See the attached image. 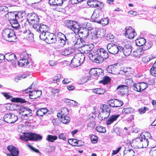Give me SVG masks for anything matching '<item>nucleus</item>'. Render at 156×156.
<instances>
[{"label":"nucleus","instance_id":"obj_1","mask_svg":"<svg viewBox=\"0 0 156 156\" xmlns=\"http://www.w3.org/2000/svg\"><path fill=\"white\" fill-rule=\"evenodd\" d=\"M88 56L92 61L98 63H102L104 59L108 57L107 51L103 48L98 49L95 51L89 53Z\"/></svg>","mask_w":156,"mask_h":156},{"label":"nucleus","instance_id":"obj_2","mask_svg":"<svg viewBox=\"0 0 156 156\" xmlns=\"http://www.w3.org/2000/svg\"><path fill=\"white\" fill-rule=\"evenodd\" d=\"M2 34L4 39L8 41H14L16 39L15 32L12 29L7 28L4 29Z\"/></svg>","mask_w":156,"mask_h":156},{"label":"nucleus","instance_id":"obj_3","mask_svg":"<svg viewBox=\"0 0 156 156\" xmlns=\"http://www.w3.org/2000/svg\"><path fill=\"white\" fill-rule=\"evenodd\" d=\"M85 58V55L82 53H79L76 55L71 60L73 67L76 68L80 66L83 62Z\"/></svg>","mask_w":156,"mask_h":156},{"label":"nucleus","instance_id":"obj_4","mask_svg":"<svg viewBox=\"0 0 156 156\" xmlns=\"http://www.w3.org/2000/svg\"><path fill=\"white\" fill-rule=\"evenodd\" d=\"M39 18L38 16L35 13H29L27 16V20L29 23L33 25L36 23L37 24L39 22Z\"/></svg>","mask_w":156,"mask_h":156},{"label":"nucleus","instance_id":"obj_5","mask_svg":"<svg viewBox=\"0 0 156 156\" xmlns=\"http://www.w3.org/2000/svg\"><path fill=\"white\" fill-rule=\"evenodd\" d=\"M33 28L38 33L48 32V31L49 28L47 26L43 24H39V23L37 24H34L33 25Z\"/></svg>","mask_w":156,"mask_h":156},{"label":"nucleus","instance_id":"obj_6","mask_svg":"<svg viewBox=\"0 0 156 156\" xmlns=\"http://www.w3.org/2000/svg\"><path fill=\"white\" fill-rule=\"evenodd\" d=\"M119 46L118 47L116 45L113 44H108L107 47L108 51L111 54H115L117 53L120 49Z\"/></svg>","mask_w":156,"mask_h":156},{"label":"nucleus","instance_id":"obj_7","mask_svg":"<svg viewBox=\"0 0 156 156\" xmlns=\"http://www.w3.org/2000/svg\"><path fill=\"white\" fill-rule=\"evenodd\" d=\"M63 0H49V4L54 10L58 11V7L61 6L63 3Z\"/></svg>","mask_w":156,"mask_h":156},{"label":"nucleus","instance_id":"obj_8","mask_svg":"<svg viewBox=\"0 0 156 156\" xmlns=\"http://www.w3.org/2000/svg\"><path fill=\"white\" fill-rule=\"evenodd\" d=\"M126 32L125 33V36L129 39H133L136 35L135 30L130 27H126L125 28Z\"/></svg>","mask_w":156,"mask_h":156},{"label":"nucleus","instance_id":"obj_9","mask_svg":"<svg viewBox=\"0 0 156 156\" xmlns=\"http://www.w3.org/2000/svg\"><path fill=\"white\" fill-rule=\"evenodd\" d=\"M132 47L129 44H126L123 47L120 46V51H122L124 55L126 56H129L131 53Z\"/></svg>","mask_w":156,"mask_h":156},{"label":"nucleus","instance_id":"obj_10","mask_svg":"<svg viewBox=\"0 0 156 156\" xmlns=\"http://www.w3.org/2000/svg\"><path fill=\"white\" fill-rule=\"evenodd\" d=\"M57 37L59 39L60 45L63 47L65 45L66 42L68 41V39L67 38V37L61 32L58 33Z\"/></svg>","mask_w":156,"mask_h":156},{"label":"nucleus","instance_id":"obj_11","mask_svg":"<svg viewBox=\"0 0 156 156\" xmlns=\"http://www.w3.org/2000/svg\"><path fill=\"white\" fill-rule=\"evenodd\" d=\"M86 27H85V28H83L82 31L80 30L79 32L82 34V37L84 38H88L89 33L90 32L89 30H91V28L89 27L90 26V24L89 23H86Z\"/></svg>","mask_w":156,"mask_h":156},{"label":"nucleus","instance_id":"obj_12","mask_svg":"<svg viewBox=\"0 0 156 156\" xmlns=\"http://www.w3.org/2000/svg\"><path fill=\"white\" fill-rule=\"evenodd\" d=\"M101 18H102L101 11L99 9H95L91 16L92 19L95 22L98 23V22H99Z\"/></svg>","mask_w":156,"mask_h":156},{"label":"nucleus","instance_id":"obj_13","mask_svg":"<svg viewBox=\"0 0 156 156\" xmlns=\"http://www.w3.org/2000/svg\"><path fill=\"white\" fill-rule=\"evenodd\" d=\"M57 41L56 36L53 33H47V37L45 42L48 44L55 43Z\"/></svg>","mask_w":156,"mask_h":156},{"label":"nucleus","instance_id":"obj_14","mask_svg":"<svg viewBox=\"0 0 156 156\" xmlns=\"http://www.w3.org/2000/svg\"><path fill=\"white\" fill-rule=\"evenodd\" d=\"M69 36L72 38L71 41L74 43L75 46L80 44L81 39L76 38L74 34L71 33L69 34Z\"/></svg>","mask_w":156,"mask_h":156},{"label":"nucleus","instance_id":"obj_15","mask_svg":"<svg viewBox=\"0 0 156 156\" xmlns=\"http://www.w3.org/2000/svg\"><path fill=\"white\" fill-rule=\"evenodd\" d=\"M5 58L9 62H12L14 59H16L17 58L15 55L13 53H8L5 55Z\"/></svg>","mask_w":156,"mask_h":156},{"label":"nucleus","instance_id":"obj_16","mask_svg":"<svg viewBox=\"0 0 156 156\" xmlns=\"http://www.w3.org/2000/svg\"><path fill=\"white\" fill-rule=\"evenodd\" d=\"M96 30L95 29H92L90 30V32L88 35V38L92 39V40L96 39L98 38Z\"/></svg>","mask_w":156,"mask_h":156},{"label":"nucleus","instance_id":"obj_17","mask_svg":"<svg viewBox=\"0 0 156 156\" xmlns=\"http://www.w3.org/2000/svg\"><path fill=\"white\" fill-rule=\"evenodd\" d=\"M94 48V45L93 44L84 45L82 47V50L83 53L85 54L88 53L89 51H90Z\"/></svg>","mask_w":156,"mask_h":156},{"label":"nucleus","instance_id":"obj_18","mask_svg":"<svg viewBox=\"0 0 156 156\" xmlns=\"http://www.w3.org/2000/svg\"><path fill=\"white\" fill-rule=\"evenodd\" d=\"M96 30L97 33L98 38H102L106 34L105 30L103 28L98 29H95Z\"/></svg>","mask_w":156,"mask_h":156},{"label":"nucleus","instance_id":"obj_19","mask_svg":"<svg viewBox=\"0 0 156 156\" xmlns=\"http://www.w3.org/2000/svg\"><path fill=\"white\" fill-rule=\"evenodd\" d=\"M143 54L144 51L143 50L142 48H140L136 51H133L132 53V55L135 57H140Z\"/></svg>","mask_w":156,"mask_h":156},{"label":"nucleus","instance_id":"obj_20","mask_svg":"<svg viewBox=\"0 0 156 156\" xmlns=\"http://www.w3.org/2000/svg\"><path fill=\"white\" fill-rule=\"evenodd\" d=\"M16 12H8L7 13L5 16L10 21L12 20L16 19Z\"/></svg>","mask_w":156,"mask_h":156},{"label":"nucleus","instance_id":"obj_21","mask_svg":"<svg viewBox=\"0 0 156 156\" xmlns=\"http://www.w3.org/2000/svg\"><path fill=\"white\" fill-rule=\"evenodd\" d=\"M25 17V14L24 12L20 11L17 12H16V19L21 21Z\"/></svg>","mask_w":156,"mask_h":156},{"label":"nucleus","instance_id":"obj_22","mask_svg":"<svg viewBox=\"0 0 156 156\" xmlns=\"http://www.w3.org/2000/svg\"><path fill=\"white\" fill-rule=\"evenodd\" d=\"M28 59H21L18 62V64L20 67L23 66L24 67H26V66H28L29 64Z\"/></svg>","mask_w":156,"mask_h":156},{"label":"nucleus","instance_id":"obj_23","mask_svg":"<svg viewBox=\"0 0 156 156\" xmlns=\"http://www.w3.org/2000/svg\"><path fill=\"white\" fill-rule=\"evenodd\" d=\"M136 44L137 46H143L146 43V40L144 38L140 37L135 40Z\"/></svg>","mask_w":156,"mask_h":156},{"label":"nucleus","instance_id":"obj_24","mask_svg":"<svg viewBox=\"0 0 156 156\" xmlns=\"http://www.w3.org/2000/svg\"><path fill=\"white\" fill-rule=\"evenodd\" d=\"M71 29L75 33H79L80 30L79 24L77 22L74 21V23Z\"/></svg>","mask_w":156,"mask_h":156},{"label":"nucleus","instance_id":"obj_25","mask_svg":"<svg viewBox=\"0 0 156 156\" xmlns=\"http://www.w3.org/2000/svg\"><path fill=\"white\" fill-rule=\"evenodd\" d=\"M152 45V43L151 41H148L147 42L146 41V43H145L143 46L141 48H142L143 50L144 51L149 49L151 47Z\"/></svg>","mask_w":156,"mask_h":156},{"label":"nucleus","instance_id":"obj_26","mask_svg":"<svg viewBox=\"0 0 156 156\" xmlns=\"http://www.w3.org/2000/svg\"><path fill=\"white\" fill-rule=\"evenodd\" d=\"M99 22L97 23H101L103 25V26L107 25L109 22V20L107 18H101L100 19Z\"/></svg>","mask_w":156,"mask_h":156},{"label":"nucleus","instance_id":"obj_27","mask_svg":"<svg viewBox=\"0 0 156 156\" xmlns=\"http://www.w3.org/2000/svg\"><path fill=\"white\" fill-rule=\"evenodd\" d=\"M24 33L26 34L27 36L26 38L28 40L32 39L33 38L34 34L31 32L29 30H26Z\"/></svg>","mask_w":156,"mask_h":156},{"label":"nucleus","instance_id":"obj_28","mask_svg":"<svg viewBox=\"0 0 156 156\" xmlns=\"http://www.w3.org/2000/svg\"><path fill=\"white\" fill-rule=\"evenodd\" d=\"M30 56L31 55L28 54L26 51H23L21 53V56L22 58L28 59Z\"/></svg>","mask_w":156,"mask_h":156},{"label":"nucleus","instance_id":"obj_29","mask_svg":"<svg viewBox=\"0 0 156 156\" xmlns=\"http://www.w3.org/2000/svg\"><path fill=\"white\" fill-rule=\"evenodd\" d=\"M74 22V21H73L67 20L65 21V24L68 27L71 29Z\"/></svg>","mask_w":156,"mask_h":156},{"label":"nucleus","instance_id":"obj_30","mask_svg":"<svg viewBox=\"0 0 156 156\" xmlns=\"http://www.w3.org/2000/svg\"><path fill=\"white\" fill-rule=\"evenodd\" d=\"M106 39L107 41L111 42L114 41V36L113 35L111 34H107L106 36Z\"/></svg>","mask_w":156,"mask_h":156},{"label":"nucleus","instance_id":"obj_31","mask_svg":"<svg viewBox=\"0 0 156 156\" xmlns=\"http://www.w3.org/2000/svg\"><path fill=\"white\" fill-rule=\"evenodd\" d=\"M120 64L119 63H115L108 66L107 68H121Z\"/></svg>","mask_w":156,"mask_h":156},{"label":"nucleus","instance_id":"obj_32","mask_svg":"<svg viewBox=\"0 0 156 156\" xmlns=\"http://www.w3.org/2000/svg\"><path fill=\"white\" fill-rule=\"evenodd\" d=\"M41 32V33L40 35V38L41 40H44L45 41L47 37V32Z\"/></svg>","mask_w":156,"mask_h":156},{"label":"nucleus","instance_id":"obj_33","mask_svg":"<svg viewBox=\"0 0 156 156\" xmlns=\"http://www.w3.org/2000/svg\"><path fill=\"white\" fill-rule=\"evenodd\" d=\"M154 57L153 56H146L142 58V60L144 62H146L149 61L151 59L154 58Z\"/></svg>","mask_w":156,"mask_h":156},{"label":"nucleus","instance_id":"obj_34","mask_svg":"<svg viewBox=\"0 0 156 156\" xmlns=\"http://www.w3.org/2000/svg\"><path fill=\"white\" fill-rule=\"evenodd\" d=\"M97 2V0H89L87 2V4L92 7H95V5Z\"/></svg>","mask_w":156,"mask_h":156},{"label":"nucleus","instance_id":"obj_35","mask_svg":"<svg viewBox=\"0 0 156 156\" xmlns=\"http://www.w3.org/2000/svg\"><path fill=\"white\" fill-rule=\"evenodd\" d=\"M72 51L70 49L66 48L64 51L62 52V55H67L71 54Z\"/></svg>","mask_w":156,"mask_h":156},{"label":"nucleus","instance_id":"obj_36","mask_svg":"<svg viewBox=\"0 0 156 156\" xmlns=\"http://www.w3.org/2000/svg\"><path fill=\"white\" fill-rule=\"evenodd\" d=\"M8 8L7 7L5 6H2L0 7V11L3 12H8Z\"/></svg>","mask_w":156,"mask_h":156},{"label":"nucleus","instance_id":"obj_37","mask_svg":"<svg viewBox=\"0 0 156 156\" xmlns=\"http://www.w3.org/2000/svg\"><path fill=\"white\" fill-rule=\"evenodd\" d=\"M49 64L50 66H53L57 64V62L54 60H51L49 61Z\"/></svg>","mask_w":156,"mask_h":156},{"label":"nucleus","instance_id":"obj_38","mask_svg":"<svg viewBox=\"0 0 156 156\" xmlns=\"http://www.w3.org/2000/svg\"><path fill=\"white\" fill-rule=\"evenodd\" d=\"M20 21L17 19H14L13 20H12L10 21V23L11 25H14L16 23H18Z\"/></svg>","mask_w":156,"mask_h":156},{"label":"nucleus","instance_id":"obj_39","mask_svg":"<svg viewBox=\"0 0 156 156\" xmlns=\"http://www.w3.org/2000/svg\"><path fill=\"white\" fill-rule=\"evenodd\" d=\"M41 0H28V1L29 2L30 4H33L38 3L41 1Z\"/></svg>","mask_w":156,"mask_h":156},{"label":"nucleus","instance_id":"obj_40","mask_svg":"<svg viewBox=\"0 0 156 156\" xmlns=\"http://www.w3.org/2000/svg\"><path fill=\"white\" fill-rule=\"evenodd\" d=\"M129 13L130 15H133V16H136L139 15V14L137 12L134 11H130L129 12Z\"/></svg>","mask_w":156,"mask_h":156},{"label":"nucleus","instance_id":"obj_41","mask_svg":"<svg viewBox=\"0 0 156 156\" xmlns=\"http://www.w3.org/2000/svg\"><path fill=\"white\" fill-rule=\"evenodd\" d=\"M97 2L96 3H95V7H98V6H99V7H100V5H101V6H102L103 5L102 3V2H99L98 1H97Z\"/></svg>","mask_w":156,"mask_h":156},{"label":"nucleus","instance_id":"obj_42","mask_svg":"<svg viewBox=\"0 0 156 156\" xmlns=\"http://www.w3.org/2000/svg\"><path fill=\"white\" fill-rule=\"evenodd\" d=\"M11 26L12 27L16 29L19 28L20 27V26L19 23H16L14 25L13 24V25H11Z\"/></svg>","mask_w":156,"mask_h":156},{"label":"nucleus","instance_id":"obj_43","mask_svg":"<svg viewBox=\"0 0 156 156\" xmlns=\"http://www.w3.org/2000/svg\"><path fill=\"white\" fill-rule=\"evenodd\" d=\"M5 59V55H3L2 54H0V63L2 62Z\"/></svg>","mask_w":156,"mask_h":156},{"label":"nucleus","instance_id":"obj_44","mask_svg":"<svg viewBox=\"0 0 156 156\" xmlns=\"http://www.w3.org/2000/svg\"><path fill=\"white\" fill-rule=\"evenodd\" d=\"M113 0H107V2L109 4H111L113 3Z\"/></svg>","mask_w":156,"mask_h":156},{"label":"nucleus","instance_id":"obj_45","mask_svg":"<svg viewBox=\"0 0 156 156\" xmlns=\"http://www.w3.org/2000/svg\"><path fill=\"white\" fill-rule=\"evenodd\" d=\"M151 68H156V61L154 62L152 67Z\"/></svg>","mask_w":156,"mask_h":156},{"label":"nucleus","instance_id":"obj_46","mask_svg":"<svg viewBox=\"0 0 156 156\" xmlns=\"http://www.w3.org/2000/svg\"><path fill=\"white\" fill-rule=\"evenodd\" d=\"M121 10V9L119 8H116L114 11H119Z\"/></svg>","mask_w":156,"mask_h":156},{"label":"nucleus","instance_id":"obj_47","mask_svg":"<svg viewBox=\"0 0 156 156\" xmlns=\"http://www.w3.org/2000/svg\"><path fill=\"white\" fill-rule=\"evenodd\" d=\"M13 66H11V67H16V64H14V63H13L12 64V65Z\"/></svg>","mask_w":156,"mask_h":156},{"label":"nucleus","instance_id":"obj_48","mask_svg":"<svg viewBox=\"0 0 156 156\" xmlns=\"http://www.w3.org/2000/svg\"><path fill=\"white\" fill-rule=\"evenodd\" d=\"M153 8L154 9H156V5L154 6L153 7Z\"/></svg>","mask_w":156,"mask_h":156},{"label":"nucleus","instance_id":"obj_49","mask_svg":"<svg viewBox=\"0 0 156 156\" xmlns=\"http://www.w3.org/2000/svg\"><path fill=\"white\" fill-rule=\"evenodd\" d=\"M129 6H133V5L132 4H129Z\"/></svg>","mask_w":156,"mask_h":156},{"label":"nucleus","instance_id":"obj_50","mask_svg":"<svg viewBox=\"0 0 156 156\" xmlns=\"http://www.w3.org/2000/svg\"><path fill=\"white\" fill-rule=\"evenodd\" d=\"M94 68L95 69V68Z\"/></svg>","mask_w":156,"mask_h":156}]
</instances>
